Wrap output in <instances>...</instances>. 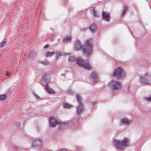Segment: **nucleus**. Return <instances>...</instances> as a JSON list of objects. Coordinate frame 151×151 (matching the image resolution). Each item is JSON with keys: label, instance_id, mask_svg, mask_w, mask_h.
<instances>
[{"label": "nucleus", "instance_id": "nucleus-1", "mask_svg": "<svg viewBox=\"0 0 151 151\" xmlns=\"http://www.w3.org/2000/svg\"><path fill=\"white\" fill-rule=\"evenodd\" d=\"M74 48L76 51H79L83 49L84 54L87 56L92 54V46L89 40H86L83 46L81 45L80 40H76L75 41Z\"/></svg>", "mask_w": 151, "mask_h": 151}, {"label": "nucleus", "instance_id": "nucleus-2", "mask_svg": "<svg viewBox=\"0 0 151 151\" xmlns=\"http://www.w3.org/2000/svg\"><path fill=\"white\" fill-rule=\"evenodd\" d=\"M113 143L119 150H122L128 145L129 139L127 138H125L123 140L114 139Z\"/></svg>", "mask_w": 151, "mask_h": 151}, {"label": "nucleus", "instance_id": "nucleus-3", "mask_svg": "<svg viewBox=\"0 0 151 151\" xmlns=\"http://www.w3.org/2000/svg\"><path fill=\"white\" fill-rule=\"evenodd\" d=\"M125 75L124 70L121 67H119L114 70L113 76L116 80H119L122 79Z\"/></svg>", "mask_w": 151, "mask_h": 151}, {"label": "nucleus", "instance_id": "nucleus-4", "mask_svg": "<svg viewBox=\"0 0 151 151\" xmlns=\"http://www.w3.org/2000/svg\"><path fill=\"white\" fill-rule=\"evenodd\" d=\"M76 63L80 66L83 68L85 69L89 70L91 69V66L89 63L81 58L77 59Z\"/></svg>", "mask_w": 151, "mask_h": 151}, {"label": "nucleus", "instance_id": "nucleus-5", "mask_svg": "<svg viewBox=\"0 0 151 151\" xmlns=\"http://www.w3.org/2000/svg\"><path fill=\"white\" fill-rule=\"evenodd\" d=\"M76 98L77 101L79 103L80 105L78 107V114L79 115L83 111L84 108L83 105L82 104L81 96L79 94L77 95L76 96Z\"/></svg>", "mask_w": 151, "mask_h": 151}, {"label": "nucleus", "instance_id": "nucleus-6", "mask_svg": "<svg viewBox=\"0 0 151 151\" xmlns=\"http://www.w3.org/2000/svg\"><path fill=\"white\" fill-rule=\"evenodd\" d=\"M109 86L113 91L119 90L121 88L120 84L119 82L116 81L111 82L109 84Z\"/></svg>", "mask_w": 151, "mask_h": 151}, {"label": "nucleus", "instance_id": "nucleus-7", "mask_svg": "<svg viewBox=\"0 0 151 151\" xmlns=\"http://www.w3.org/2000/svg\"><path fill=\"white\" fill-rule=\"evenodd\" d=\"M49 123L51 126L54 127L60 124L58 119L56 118H51L49 120Z\"/></svg>", "mask_w": 151, "mask_h": 151}, {"label": "nucleus", "instance_id": "nucleus-8", "mask_svg": "<svg viewBox=\"0 0 151 151\" xmlns=\"http://www.w3.org/2000/svg\"><path fill=\"white\" fill-rule=\"evenodd\" d=\"M103 19L107 22L109 21L110 19L109 14L108 13L103 12L102 13Z\"/></svg>", "mask_w": 151, "mask_h": 151}, {"label": "nucleus", "instance_id": "nucleus-9", "mask_svg": "<svg viewBox=\"0 0 151 151\" xmlns=\"http://www.w3.org/2000/svg\"><path fill=\"white\" fill-rule=\"evenodd\" d=\"M41 81L42 83H46L50 82V78L47 75H45L42 77Z\"/></svg>", "mask_w": 151, "mask_h": 151}, {"label": "nucleus", "instance_id": "nucleus-10", "mask_svg": "<svg viewBox=\"0 0 151 151\" xmlns=\"http://www.w3.org/2000/svg\"><path fill=\"white\" fill-rule=\"evenodd\" d=\"M42 142L39 140H35L33 144V146L34 147H38L40 146L41 145Z\"/></svg>", "mask_w": 151, "mask_h": 151}, {"label": "nucleus", "instance_id": "nucleus-11", "mask_svg": "<svg viewBox=\"0 0 151 151\" xmlns=\"http://www.w3.org/2000/svg\"><path fill=\"white\" fill-rule=\"evenodd\" d=\"M130 121L128 119L126 118H124L122 119L120 121L121 123L124 125H126L129 123Z\"/></svg>", "mask_w": 151, "mask_h": 151}, {"label": "nucleus", "instance_id": "nucleus-12", "mask_svg": "<svg viewBox=\"0 0 151 151\" xmlns=\"http://www.w3.org/2000/svg\"><path fill=\"white\" fill-rule=\"evenodd\" d=\"M45 87L47 89L48 93H55V91L52 88H50L47 84L45 86Z\"/></svg>", "mask_w": 151, "mask_h": 151}, {"label": "nucleus", "instance_id": "nucleus-13", "mask_svg": "<svg viewBox=\"0 0 151 151\" xmlns=\"http://www.w3.org/2000/svg\"><path fill=\"white\" fill-rule=\"evenodd\" d=\"M90 77L93 81H96L97 80V76L96 73L92 72L91 74Z\"/></svg>", "mask_w": 151, "mask_h": 151}, {"label": "nucleus", "instance_id": "nucleus-14", "mask_svg": "<svg viewBox=\"0 0 151 151\" xmlns=\"http://www.w3.org/2000/svg\"><path fill=\"white\" fill-rule=\"evenodd\" d=\"M91 10H92V13L94 17H97L98 16V13L96 10H95L93 7L91 8Z\"/></svg>", "mask_w": 151, "mask_h": 151}, {"label": "nucleus", "instance_id": "nucleus-15", "mask_svg": "<svg viewBox=\"0 0 151 151\" xmlns=\"http://www.w3.org/2000/svg\"><path fill=\"white\" fill-rule=\"evenodd\" d=\"M71 39V37L69 36H67L64 38L63 41L65 42H69Z\"/></svg>", "mask_w": 151, "mask_h": 151}, {"label": "nucleus", "instance_id": "nucleus-16", "mask_svg": "<svg viewBox=\"0 0 151 151\" xmlns=\"http://www.w3.org/2000/svg\"><path fill=\"white\" fill-rule=\"evenodd\" d=\"M128 11V7L127 6H125L124 9L122 10V13L121 14V15L123 16L124 15L126 12Z\"/></svg>", "mask_w": 151, "mask_h": 151}, {"label": "nucleus", "instance_id": "nucleus-17", "mask_svg": "<svg viewBox=\"0 0 151 151\" xmlns=\"http://www.w3.org/2000/svg\"><path fill=\"white\" fill-rule=\"evenodd\" d=\"M63 106L65 108L69 109L70 107L72 106V105L69 104L68 103H63Z\"/></svg>", "mask_w": 151, "mask_h": 151}, {"label": "nucleus", "instance_id": "nucleus-18", "mask_svg": "<svg viewBox=\"0 0 151 151\" xmlns=\"http://www.w3.org/2000/svg\"><path fill=\"white\" fill-rule=\"evenodd\" d=\"M90 29L93 32H94L96 30L97 28L95 25L93 24L91 26Z\"/></svg>", "mask_w": 151, "mask_h": 151}, {"label": "nucleus", "instance_id": "nucleus-19", "mask_svg": "<svg viewBox=\"0 0 151 151\" xmlns=\"http://www.w3.org/2000/svg\"><path fill=\"white\" fill-rule=\"evenodd\" d=\"M140 81L142 83H146L147 82V80L146 79L142 77L141 78Z\"/></svg>", "mask_w": 151, "mask_h": 151}, {"label": "nucleus", "instance_id": "nucleus-20", "mask_svg": "<svg viewBox=\"0 0 151 151\" xmlns=\"http://www.w3.org/2000/svg\"><path fill=\"white\" fill-rule=\"evenodd\" d=\"M6 96L5 95H2L0 96V100L2 101L6 99Z\"/></svg>", "mask_w": 151, "mask_h": 151}, {"label": "nucleus", "instance_id": "nucleus-21", "mask_svg": "<svg viewBox=\"0 0 151 151\" xmlns=\"http://www.w3.org/2000/svg\"><path fill=\"white\" fill-rule=\"evenodd\" d=\"M54 54L53 52H48L45 55L46 57L51 56H52Z\"/></svg>", "mask_w": 151, "mask_h": 151}, {"label": "nucleus", "instance_id": "nucleus-22", "mask_svg": "<svg viewBox=\"0 0 151 151\" xmlns=\"http://www.w3.org/2000/svg\"><path fill=\"white\" fill-rule=\"evenodd\" d=\"M68 60L71 62H74L75 60V58L73 56H70Z\"/></svg>", "mask_w": 151, "mask_h": 151}, {"label": "nucleus", "instance_id": "nucleus-23", "mask_svg": "<svg viewBox=\"0 0 151 151\" xmlns=\"http://www.w3.org/2000/svg\"><path fill=\"white\" fill-rule=\"evenodd\" d=\"M68 125V123L67 124H61L60 126V127L62 129H64V127H65V126H67Z\"/></svg>", "mask_w": 151, "mask_h": 151}, {"label": "nucleus", "instance_id": "nucleus-24", "mask_svg": "<svg viewBox=\"0 0 151 151\" xmlns=\"http://www.w3.org/2000/svg\"><path fill=\"white\" fill-rule=\"evenodd\" d=\"M6 43V41L2 42L0 43V46L1 47H4L5 46Z\"/></svg>", "mask_w": 151, "mask_h": 151}, {"label": "nucleus", "instance_id": "nucleus-25", "mask_svg": "<svg viewBox=\"0 0 151 151\" xmlns=\"http://www.w3.org/2000/svg\"><path fill=\"white\" fill-rule=\"evenodd\" d=\"M145 99L148 101L151 102V95L149 96L148 97H146Z\"/></svg>", "mask_w": 151, "mask_h": 151}, {"label": "nucleus", "instance_id": "nucleus-26", "mask_svg": "<svg viewBox=\"0 0 151 151\" xmlns=\"http://www.w3.org/2000/svg\"><path fill=\"white\" fill-rule=\"evenodd\" d=\"M34 96L37 99H39L40 98V97L36 93H34Z\"/></svg>", "mask_w": 151, "mask_h": 151}, {"label": "nucleus", "instance_id": "nucleus-27", "mask_svg": "<svg viewBox=\"0 0 151 151\" xmlns=\"http://www.w3.org/2000/svg\"><path fill=\"white\" fill-rule=\"evenodd\" d=\"M47 61H42L41 62V63L43 65H46L47 63Z\"/></svg>", "mask_w": 151, "mask_h": 151}, {"label": "nucleus", "instance_id": "nucleus-28", "mask_svg": "<svg viewBox=\"0 0 151 151\" xmlns=\"http://www.w3.org/2000/svg\"><path fill=\"white\" fill-rule=\"evenodd\" d=\"M6 75L7 76H9V73H8L7 72H6Z\"/></svg>", "mask_w": 151, "mask_h": 151}, {"label": "nucleus", "instance_id": "nucleus-29", "mask_svg": "<svg viewBox=\"0 0 151 151\" xmlns=\"http://www.w3.org/2000/svg\"><path fill=\"white\" fill-rule=\"evenodd\" d=\"M61 151H67L66 150L64 149H60Z\"/></svg>", "mask_w": 151, "mask_h": 151}, {"label": "nucleus", "instance_id": "nucleus-30", "mask_svg": "<svg viewBox=\"0 0 151 151\" xmlns=\"http://www.w3.org/2000/svg\"><path fill=\"white\" fill-rule=\"evenodd\" d=\"M48 46V45H45L44 46V47L45 48V47H47Z\"/></svg>", "mask_w": 151, "mask_h": 151}, {"label": "nucleus", "instance_id": "nucleus-31", "mask_svg": "<svg viewBox=\"0 0 151 151\" xmlns=\"http://www.w3.org/2000/svg\"><path fill=\"white\" fill-rule=\"evenodd\" d=\"M61 53H60L59 54V56H61Z\"/></svg>", "mask_w": 151, "mask_h": 151}, {"label": "nucleus", "instance_id": "nucleus-32", "mask_svg": "<svg viewBox=\"0 0 151 151\" xmlns=\"http://www.w3.org/2000/svg\"><path fill=\"white\" fill-rule=\"evenodd\" d=\"M57 151H61L60 149H59Z\"/></svg>", "mask_w": 151, "mask_h": 151}, {"label": "nucleus", "instance_id": "nucleus-33", "mask_svg": "<svg viewBox=\"0 0 151 151\" xmlns=\"http://www.w3.org/2000/svg\"><path fill=\"white\" fill-rule=\"evenodd\" d=\"M61 76H64V74H61Z\"/></svg>", "mask_w": 151, "mask_h": 151}, {"label": "nucleus", "instance_id": "nucleus-34", "mask_svg": "<svg viewBox=\"0 0 151 151\" xmlns=\"http://www.w3.org/2000/svg\"><path fill=\"white\" fill-rule=\"evenodd\" d=\"M145 75H146V76H147V74H145Z\"/></svg>", "mask_w": 151, "mask_h": 151}]
</instances>
